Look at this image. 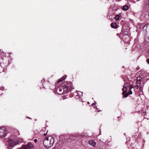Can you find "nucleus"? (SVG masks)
I'll return each mask as SVG.
<instances>
[{
    "label": "nucleus",
    "mask_w": 149,
    "mask_h": 149,
    "mask_svg": "<svg viewBox=\"0 0 149 149\" xmlns=\"http://www.w3.org/2000/svg\"><path fill=\"white\" fill-rule=\"evenodd\" d=\"M47 131H48V130ZM47 132H46V133H45V134H44V136H46V134H47Z\"/></svg>",
    "instance_id": "nucleus-26"
},
{
    "label": "nucleus",
    "mask_w": 149,
    "mask_h": 149,
    "mask_svg": "<svg viewBox=\"0 0 149 149\" xmlns=\"http://www.w3.org/2000/svg\"><path fill=\"white\" fill-rule=\"evenodd\" d=\"M96 111L97 112H100V110H98V108H97V106H96Z\"/></svg>",
    "instance_id": "nucleus-20"
},
{
    "label": "nucleus",
    "mask_w": 149,
    "mask_h": 149,
    "mask_svg": "<svg viewBox=\"0 0 149 149\" xmlns=\"http://www.w3.org/2000/svg\"><path fill=\"white\" fill-rule=\"evenodd\" d=\"M76 92L77 93V95H76L77 97H81L83 96V93L81 91H76Z\"/></svg>",
    "instance_id": "nucleus-10"
},
{
    "label": "nucleus",
    "mask_w": 149,
    "mask_h": 149,
    "mask_svg": "<svg viewBox=\"0 0 149 149\" xmlns=\"http://www.w3.org/2000/svg\"><path fill=\"white\" fill-rule=\"evenodd\" d=\"M127 2H130L132 1V0H126Z\"/></svg>",
    "instance_id": "nucleus-24"
},
{
    "label": "nucleus",
    "mask_w": 149,
    "mask_h": 149,
    "mask_svg": "<svg viewBox=\"0 0 149 149\" xmlns=\"http://www.w3.org/2000/svg\"><path fill=\"white\" fill-rule=\"evenodd\" d=\"M143 113H146V112H143Z\"/></svg>",
    "instance_id": "nucleus-32"
},
{
    "label": "nucleus",
    "mask_w": 149,
    "mask_h": 149,
    "mask_svg": "<svg viewBox=\"0 0 149 149\" xmlns=\"http://www.w3.org/2000/svg\"><path fill=\"white\" fill-rule=\"evenodd\" d=\"M8 54L10 55V54H12V53L10 52V53H8Z\"/></svg>",
    "instance_id": "nucleus-28"
},
{
    "label": "nucleus",
    "mask_w": 149,
    "mask_h": 149,
    "mask_svg": "<svg viewBox=\"0 0 149 149\" xmlns=\"http://www.w3.org/2000/svg\"><path fill=\"white\" fill-rule=\"evenodd\" d=\"M8 146L10 147H13L17 144L16 143L14 142L11 139H9L8 140Z\"/></svg>",
    "instance_id": "nucleus-7"
},
{
    "label": "nucleus",
    "mask_w": 149,
    "mask_h": 149,
    "mask_svg": "<svg viewBox=\"0 0 149 149\" xmlns=\"http://www.w3.org/2000/svg\"><path fill=\"white\" fill-rule=\"evenodd\" d=\"M139 0H134V1H134L135 2V1H139Z\"/></svg>",
    "instance_id": "nucleus-27"
},
{
    "label": "nucleus",
    "mask_w": 149,
    "mask_h": 149,
    "mask_svg": "<svg viewBox=\"0 0 149 149\" xmlns=\"http://www.w3.org/2000/svg\"><path fill=\"white\" fill-rule=\"evenodd\" d=\"M72 83L69 82H65L61 87H56L54 89L55 94L58 95H62L71 92L72 89H74Z\"/></svg>",
    "instance_id": "nucleus-1"
},
{
    "label": "nucleus",
    "mask_w": 149,
    "mask_h": 149,
    "mask_svg": "<svg viewBox=\"0 0 149 149\" xmlns=\"http://www.w3.org/2000/svg\"><path fill=\"white\" fill-rule=\"evenodd\" d=\"M5 62V60H3L2 62L1 63V65L3 68H6L9 65V63H6Z\"/></svg>",
    "instance_id": "nucleus-9"
},
{
    "label": "nucleus",
    "mask_w": 149,
    "mask_h": 149,
    "mask_svg": "<svg viewBox=\"0 0 149 149\" xmlns=\"http://www.w3.org/2000/svg\"><path fill=\"white\" fill-rule=\"evenodd\" d=\"M120 18V16L118 15H116L115 17H114V19L116 20H118L119 19V18Z\"/></svg>",
    "instance_id": "nucleus-16"
},
{
    "label": "nucleus",
    "mask_w": 149,
    "mask_h": 149,
    "mask_svg": "<svg viewBox=\"0 0 149 149\" xmlns=\"http://www.w3.org/2000/svg\"><path fill=\"white\" fill-rule=\"evenodd\" d=\"M133 88V86L132 84L129 83H126L124 84L123 88L122 89L123 91L122 93L123 97H127L129 95L132 94V91L131 90Z\"/></svg>",
    "instance_id": "nucleus-2"
},
{
    "label": "nucleus",
    "mask_w": 149,
    "mask_h": 149,
    "mask_svg": "<svg viewBox=\"0 0 149 149\" xmlns=\"http://www.w3.org/2000/svg\"><path fill=\"white\" fill-rule=\"evenodd\" d=\"M142 78L141 77H137L136 80V86L137 88L139 87V92L142 93H143V89L144 86V83L142 82Z\"/></svg>",
    "instance_id": "nucleus-4"
},
{
    "label": "nucleus",
    "mask_w": 149,
    "mask_h": 149,
    "mask_svg": "<svg viewBox=\"0 0 149 149\" xmlns=\"http://www.w3.org/2000/svg\"><path fill=\"white\" fill-rule=\"evenodd\" d=\"M96 104V102H94L91 105L93 106V105H95Z\"/></svg>",
    "instance_id": "nucleus-22"
},
{
    "label": "nucleus",
    "mask_w": 149,
    "mask_h": 149,
    "mask_svg": "<svg viewBox=\"0 0 149 149\" xmlns=\"http://www.w3.org/2000/svg\"><path fill=\"white\" fill-rule=\"evenodd\" d=\"M33 147V143L29 142L25 146L23 145L21 148L22 149H32Z\"/></svg>",
    "instance_id": "nucleus-6"
},
{
    "label": "nucleus",
    "mask_w": 149,
    "mask_h": 149,
    "mask_svg": "<svg viewBox=\"0 0 149 149\" xmlns=\"http://www.w3.org/2000/svg\"><path fill=\"white\" fill-rule=\"evenodd\" d=\"M45 130V128H43L42 129V131H44Z\"/></svg>",
    "instance_id": "nucleus-25"
},
{
    "label": "nucleus",
    "mask_w": 149,
    "mask_h": 149,
    "mask_svg": "<svg viewBox=\"0 0 149 149\" xmlns=\"http://www.w3.org/2000/svg\"><path fill=\"white\" fill-rule=\"evenodd\" d=\"M45 80L44 79H43L41 81V83H42V84L43 85H44V84H43L44 83V82H45Z\"/></svg>",
    "instance_id": "nucleus-18"
},
{
    "label": "nucleus",
    "mask_w": 149,
    "mask_h": 149,
    "mask_svg": "<svg viewBox=\"0 0 149 149\" xmlns=\"http://www.w3.org/2000/svg\"><path fill=\"white\" fill-rule=\"evenodd\" d=\"M7 135V129L6 127H0V137H4Z\"/></svg>",
    "instance_id": "nucleus-5"
},
{
    "label": "nucleus",
    "mask_w": 149,
    "mask_h": 149,
    "mask_svg": "<svg viewBox=\"0 0 149 149\" xmlns=\"http://www.w3.org/2000/svg\"><path fill=\"white\" fill-rule=\"evenodd\" d=\"M87 103L88 104H89V102H87Z\"/></svg>",
    "instance_id": "nucleus-30"
},
{
    "label": "nucleus",
    "mask_w": 149,
    "mask_h": 149,
    "mask_svg": "<svg viewBox=\"0 0 149 149\" xmlns=\"http://www.w3.org/2000/svg\"><path fill=\"white\" fill-rule=\"evenodd\" d=\"M116 0L117 1H120L121 0Z\"/></svg>",
    "instance_id": "nucleus-29"
},
{
    "label": "nucleus",
    "mask_w": 149,
    "mask_h": 149,
    "mask_svg": "<svg viewBox=\"0 0 149 149\" xmlns=\"http://www.w3.org/2000/svg\"><path fill=\"white\" fill-rule=\"evenodd\" d=\"M128 9V7L127 5H125L123 6L122 9L124 10H127Z\"/></svg>",
    "instance_id": "nucleus-15"
},
{
    "label": "nucleus",
    "mask_w": 149,
    "mask_h": 149,
    "mask_svg": "<svg viewBox=\"0 0 149 149\" xmlns=\"http://www.w3.org/2000/svg\"><path fill=\"white\" fill-rule=\"evenodd\" d=\"M88 144L92 146L94 148H95L96 147V142L94 140H89L88 141Z\"/></svg>",
    "instance_id": "nucleus-8"
},
{
    "label": "nucleus",
    "mask_w": 149,
    "mask_h": 149,
    "mask_svg": "<svg viewBox=\"0 0 149 149\" xmlns=\"http://www.w3.org/2000/svg\"><path fill=\"white\" fill-rule=\"evenodd\" d=\"M3 59L6 61V62H5L6 63H9V65L11 63L10 60L8 59L7 57H6L4 59L3 58Z\"/></svg>",
    "instance_id": "nucleus-14"
},
{
    "label": "nucleus",
    "mask_w": 149,
    "mask_h": 149,
    "mask_svg": "<svg viewBox=\"0 0 149 149\" xmlns=\"http://www.w3.org/2000/svg\"><path fill=\"white\" fill-rule=\"evenodd\" d=\"M146 62L148 64H149V58L146 60Z\"/></svg>",
    "instance_id": "nucleus-21"
},
{
    "label": "nucleus",
    "mask_w": 149,
    "mask_h": 149,
    "mask_svg": "<svg viewBox=\"0 0 149 149\" xmlns=\"http://www.w3.org/2000/svg\"><path fill=\"white\" fill-rule=\"evenodd\" d=\"M54 142V138L52 136H50L46 138L43 141V144L45 148H48L53 146Z\"/></svg>",
    "instance_id": "nucleus-3"
},
{
    "label": "nucleus",
    "mask_w": 149,
    "mask_h": 149,
    "mask_svg": "<svg viewBox=\"0 0 149 149\" xmlns=\"http://www.w3.org/2000/svg\"><path fill=\"white\" fill-rule=\"evenodd\" d=\"M4 89V87H1L0 88V91L1 90H3Z\"/></svg>",
    "instance_id": "nucleus-19"
},
{
    "label": "nucleus",
    "mask_w": 149,
    "mask_h": 149,
    "mask_svg": "<svg viewBox=\"0 0 149 149\" xmlns=\"http://www.w3.org/2000/svg\"><path fill=\"white\" fill-rule=\"evenodd\" d=\"M148 16H149V13L148 14Z\"/></svg>",
    "instance_id": "nucleus-33"
},
{
    "label": "nucleus",
    "mask_w": 149,
    "mask_h": 149,
    "mask_svg": "<svg viewBox=\"0 0 149 149\" xmlns=\"http://www.w3.org/2000/svg\"><path fill=\"white\" fill-rule=\"evenodd\" d=\"M34 142H36H36H37V139H35L34 140Z\"/></svg>",
    "instance_id": "nucleus-23"
},
{
    "label": "nucleus",
    "mask_w": 149,
    "mask_h": 149,
    "mask_svg": "<svg viewBox=\"0 0 149 149\" xmlns=\"http://www.w3.org/2000/svg\"><path fill=\"white\" fill-rule=\"evenodd\" d=\"M6 56V53L3 51H2L0 53V57L1 58H3V57H5Z\"/></svg>",
    "instance_id": "nucleus-12"
},
{
    "label": "nucleus",
    "mask_w": 149,
    "mask_h": 149,
    "mask_svg": "<svg viewBox=\"0 0 149 149\" xmlns=\"http://www.w3.org/2000/svg\"><path fill=\"white\" fill-rule=\"evenodd\" d=\"M81 137H83V135H81Z\"/></svg>",
    "instance_id": "nucleus-31"
},
{
    "label": "nucleus",
    "mask_w": 149,
    "mask_h": 149,
    "mask_svg": "<svg viewBox=\"0 0 149 149\" xmlns=\"http://www.w3.org/2000/svg\"><path fill=\"white\" fill-rule=\"evenodd\" d=\"M111 27L112 28L116 29L118 27L117 24L116 23H112L111 25Z\"/></svg>",
    "instance_id": "nucleus-13"
},
{
    "label": "nucleus",
    "mask_w": 149,
    "mask_h": 149,
    "mask_svg": "<svg viewBox=\"0 0 149 149\" xmlns=\"http://www.w3.org/2000/svg\"><path fill=\"white\" fill-rule=\"evenodd\" d=\"M146 3L148 7L149 8V0H146Z\"/></svg>",
    "instance_id": "nucleus-17"
},
{
    "label": "nucleus",
    "mask_w": 149,
    "mask_h": 149,
    "mask_svg": "<svg viewBox=\"0 0 149 149\" xmlns=\"http://www.w3.org/2000/svg\"><path fill=\"white\" fill-rule=\"evenodd\" d=\"M29 118V119H30V118H29H29Z\"/></svg>",
    "instance_id": "nucleus-34"
},
{
    "label": "nucleus",
    "mask_w": 149,
    "mask_h": 149,
    "mask_svg": "<svg viewBox=\"0 0 149 149\" xmlns=\"http://www.w3.org/2000/svg\"><path fill=\"white\" fill-rule=\"evenodd\" d=\"M67 75H65L63 76L62 77L59 79L57 82V83L58 84L60 82L62 81L64 79H65Z\"/></svg>",
    "instance_id": "nucleus-11"
}]
</instances>
